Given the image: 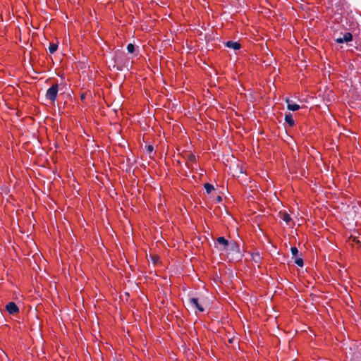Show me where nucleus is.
<instances>
[{
	"label": "nucleus",
	"instance_id": "1",
	"mask_svg": "<svg viewBox=\"0 0 361 361\" xmlns=\"http://www.w3.org/2000/svg\"><path fill=\"white\" fill-rule=\"evenodd\" d=\"M229 243L224 237H219L214 243V247L221 252V254H226L227 252Z\"/></svg>",
	"mask_w": 361,
	"mask_h": 361
},
{
	"label": "nucleus",
	"instance_id": "2",
	"mask_svg": "<svg viewBox=\"0 0 361 361\" xmlns=\"http://www.w3.org/2000/svg\"><path fill=\"white\" fill-rule=\"evenodd\" d=\"M226 254L228 255H231L232 257H234L233 255H237L238 256L236 257H238L240 255V247L238 244L234 240H231Z\"/></svg>",
	"mask_w": 361,
	"mask_h": 361
},
{
	"label": "nucleus",
	"instance_id": "3",
	"mask_svg": "<svg viewBox=\"0 0 361 361\" xmlns=\"http://www.w3.org/2000/svg\"><path fill=\"white\" fill-rule=\"evenodd\" d=\"M58 91H59L58 85H56V84L53 85L47 90V93H46V97L52 102L55 101L56 99V97H57Z\"/></svg>",
	"mask_w": 361,
	"mask_h": 361
},
{
	"label": "nucleus",
	"instance_id": "4",
	"mask_svg": "<svg viewBox=\"0 0 361 361\" xmlns=\"http://www.w3.org/2000/svg\"><path fill=\"white\" fill-rule=\"evenodd\" d=\"M6 310L10 314H14L19 311V308L13 302H10L6 305Z\"/></svg>",
	"mask_w": 361,
	"mask_h": 361
},
{
	"label": "nucleus",
	"instance_id": "5",
	"mask_svg": "<svg viewBox=\"0 0 361 361\" xmlns=\"http://www.w3.org/2000/svg\"><path fill=\"white\" fill-rule=\"evenodd\" d=\"M189 304L192 307L197 309L200 312H203L204 308L202 307V305L200 304L198 302V300L197 298H192L189 299Z\"/></svg>",
	"mask_w": 361,
	"mask_h": 361
},
{
	"label": "nucleus",
	"instance_id": "6",
	"mask_svg": "<svg viewBox=\"0 0 361 361\" xmlns=\"http://www.w3.org/2000/svg\"><path fill=\"white\" fill-rule=\"evenodd\" d=\"M280 215L281 219L286 223V225L291 226L293 224V221L288 213H286V212H281Z\"/></svg>",
	"mask_w": 361,
	"mask_h": 361
},
{
	"label": "nucleus",
	"instance_id": "7",
	"mask_svg": "<svg viewBox=\"0 0 361 361\" xmlns=\"http://www.w3.org/2000/svg\"><path fill=\"white\" fill-rule=\"evenodd\" d=\"M286 102L287 103V108L288 110L295 111L300 109V106L295 103H293V101L290 99H286Z\"/></svg>",
	"mask_w": 361,
	"mask_h": 361
},
{
	"label": "nucleus",
	"instance_id": "8",
	"mask_svg": "<svg viewBox=\"0 0 361 361\" xmlns=\"http://www.w3.org/2000/svg\"><path fill=\"white\" fill-rule=\"evenodd\" d=\"M352 40V35L350 33H345L343 37H339L336 39V42L338 44L343 42H348Z\"/></svg>",
	"mask_w": 361,
	"mask_h": 361
},
{
	"label": "nucleus",
	"instance_id": "9",
	"mask_svg": "<svg viewBox=\"0 0 361 361\" xmlns=\"http://www.w3.org/2000/svg\"><path fill=\"white\" fill-rule=\"evenodd\" d=\"M226 46L234 50H238L240 48V44L238 42L228 41Z\"/></svg>",
	"mask_w": 361,
	"mask_h": 361
},
{
	"label": "nucleus",
	"instance_id": "10",
	"mask_svg": "<svg viewBox=\"0 0 361 361\" xmlns=\"http://www.w3.org/2000/svg\"><path fill=\"white\" fill-rule=\"evenodd\" d=\"M285 121L289 125V126H293L295 123L293 116L290 114H286L285 116Z\"/></svg>",
	"mask_w": 361,
	"mask_h": 361
},
{
	"label": "nucleus",
	"instance_id": "11",
	"mask_svg": "<svg viewBox=\"0 0 361 361\" xmlns=\"http://www.w3.org/2000/svg\"><path fill=\"white\" fill-rule=\"evenodd\" d=\"M58 49L57 44H51L49 47V51L50 54H54Z\"/></svg>",
	"mask_w": 361,
	"mask_h": 361
},
{
	"label": "nucleus",
	"instance_id": "12",
	"mask_svg": "<svg viewBox=\"0 0 361 361\" xmlns=\"http://www.w3.org/2000/svg\"><path fill=\"white\" fill-rule=\"evenodd\" d=\"M204 187L207 193H210L212 191L214 190V186L209 183H205Z\"/></svg>",
	"mask_w": 361,
	"mask_h": 361
},
{
	"label": "nucleus",
	"instance_id": "13",
	"mask_svg": "<svg viewBox=\"0 0 361 361\" xmlns=\"http://www.w3.org/2000/svg\"><path fill=\"white\" fill-rule=\"evenodd\" d=\"M127 50L128 53L133 54L135 50V46L131 43L128 44L127 46Z\"/></svg>",
	"mask_w": 361,
	"mask_h": 361
},
{
	"label": "nucleus",
	"instance_id": "14",
	"mask_svg": "<svg viewBox=\"0 0 361 361\" xmlns=\"http://www.w3.org/2000/svg\"><path fill=\"white\" fill-rule=\"evenodd\" d=\"M295 263L298 265L299 267H302L303 266V260L302 258H295Z\"/></svg>",
	"mask_w": 361,
	"mask_h": 361
},
{
	"label": "nucleus",
	"instance_id": "15",
	"mask_svg": "<svg viewBox=\"0 0 361 361\" xmlns=\"http://www.w3.org/2000/svg\"><path fill=\"white\" fill-rule=\"evenodd\" d=\"M291 253L293 257H296L298 253V250L295 247H292L291 249Z\"/></svg>",
	"mask_w": 361,
	"mask_h": 361
},
{
	"label": "nucleus",
	"instance_id": "16",
	"mask_svg": "<svg viewBox=\"0 0 361 361\" xmlns=\"http://www.w3.org/2000/svg\"><path fill=\"white\" fill-rule=\"evenodd\" d=\"M252 259L255 262H258L260 259V256L259 254L257 253H255L252 255Z\"/></svg>",
	"mask_w": 361,
	"mask_h": 361
},
{
	"label": "nucleus",
	"instance_id": "17",
	"mask_svg": "<svg viewBox=\"0 0 361 361\" xmlns=\"http://www.w3.org/2000/svg\"><path fill=\"white\" fill-rule=\"evenodd\" d=\"M153 149H154V148H153L152 145H148L147 146V151L149 152V153H152Z\"/></svg>",
	"mask_w": 361,
	"mask_h": 361
},
{
	"label": "nucleus",
	"instance_id": "18",
	"mask_svg": "<svg viewBox=\"0 0 361 361\" xmlns=\"http://www.w3.org/2000/svg\"><path fill=\"white\" fill-rule=\"evenodd\" d=\"M222 198L220 195H218L216 197V202H220L221 201Z\"/></svg>",
	"mask_w": 361,
	"mask_h": 361
},
{
	"label": "nucleus",
	"instance_id": "19",
	"mask_svg": "<svg viewBox=\"0 0 361 361\" xmlns=\"http://www.w3.org/2000/svg\"><path fill=\"white\" fill-rule=\"evenodd\" d=\"M116 63H119V62H121V57H120V56H116Z\"/></svg>",
	"mask_w": 361,
	"mask_h": 361
}]
</instances>
